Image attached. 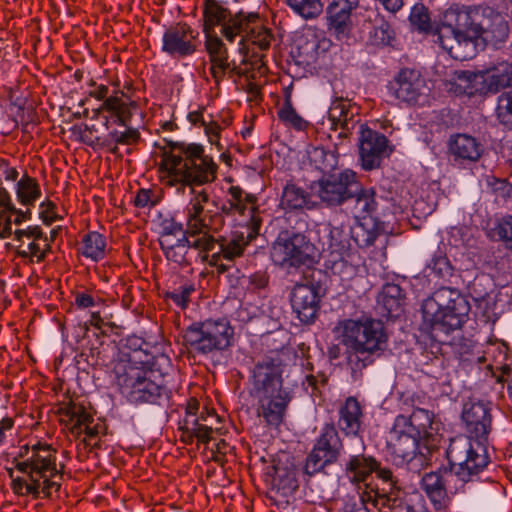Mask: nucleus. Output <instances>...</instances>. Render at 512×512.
<instances>
[{"label": "nucleus", "mask_w": 512, "mask_h": 512, "mask_svg": "<svg viewBox=\"0 0 512 512\" xmlns=\"http://www.w3.org/2000/svg\"><path fill=\"white\" fill-rule=\"evenodd\" d=\"M161 166L167 171L169 184H179L178 191L183 193L188 188L192 196L186 208L188 233L194 237L219 231L224 223L222 215L204 211L210 196L202 186L216 179L217 166L211 157L204 155L203 147L175 144L170 153H164Z\"/></svg>", "instance_id": "1"}, {"label": "nucleus", "mask_w": 512, "mask_h": 512, "mask_svg": "<svg viewBox=\"0 0 512 512\" xmlns=\"http://www.w3.org/2000/svg\"><path fill=\"white\" fill-rule=\"evenodd\" d=\"M449 467L424 474L421 486L436 511H446L449 493L465 492L466 485L479 479L489 457L485 446L463 435L451 439L446 450Z\"/></svg>", "instance_id": "2"}, {"label": "nucleus", "mask_w": 512, "mask_h": 512, "mask_svg": "<svg viewBox=\"0 0 512 512\" xmlns=\"http://www.w3.org/2000/svg\"><path fill=\"white\" fill-rule=\"evenodd\" d=\"M15 468L25 476L12 481L15 493L33 498H48L61 487L64 466L56 463V450L48 444L37 443L20 447Z\"/></svg>", "instance_id": "3"}, {"label": "nucleus", "mask_w": 512, "mask_h": 512, "mask_svg": "<svg viewBox=\"0 0 512 512\" xmlns=\"http://www.w3.org/2000/svg\"><path fill=\"white\" fill-rule=\"evenodd\" d=\"M336 330L340 333L342 343L349 348L347 360L354 376L371 365L375 356H379L387 345V334L379 320L348 319L339 322Z\"/></svg>", "instance_id": "4"}, {"label": "nucleus", "mask_w": 512, "mask_h": 512, "mask_svg": "<svg viewBox=\"0 0 512 512\" xmlns=\"http://www.w3.org/2000/svg\"><path fill=\"white\" fill-rule=\"evenodd\" d=\"M470 310L461 293L450 287H441L422 303L423 325L437 336L460 328Z\"/></svg>", "instance_id": "5"}, {"label": "nucleus", "mask_w": 512, "mask_h": 512, "mask_svg": "<svg viewBox=\"0 0 512 512\" xmlns=\"http://www.w3.org/2000/svg\"><path fill=\"white\" fill-rule=\"evenodd\" d=\"M463 10L448 9L437 28L438 41L448 54L459 61L473 58L477 53V40L468 23H462Z\"/></svg>", "instance_id": "6"}, {"label": "nucleus", "mask_w": 512, "mask_h": 512, "mask_svg": "<svg viewBox=\"0 0 512 512\" xmlns=\"http://www.w3.org/2000/svg\"><path fill=\"white\" fill-rule=\"evenodd\" d=\"M232 336L233 329L226 320H206L187 327L183 342L191 353L207 355L227 349Z\"/></svg>", "instance_id": "7"}, {"label": "nucleus", "mask_w": 512, "mask_h": 512, "mask_svg": "<svg viewBox=\"0 0 512 512\" xmlns=\"http://www.w3.org/2000/svg\"><path fill=\"white\" fill-rule=\"evenodd\" d=\"M116 383L123 396L131 403H155L166 395L162 384L151 379V371H145L130 364H119L115 367Z\"/></svg>", "instance_id": "8"}, {"label": "nucleus", "mask_w": 512, "mask_h": 512, "mask_svg": "<svg viewBox=\"0 0 512 512\" xmlns=\"http://www.w3.org/2000/svg\"><path fill=\"white\" fill-rule=\"evenodd\" d=\"M316 247L300 232L281 231L271 248L272 261L282 268H298L315 261Z\"/></svg>", "instance_id": "9"}, {"label": "nucleus", "mask_w": 512, "mask_h": 512, "mask_svg": "<svg viewBox=\"0 0 512 512\" xmlns=\"http://www.w3.org/2000/svg\"><path fill=\"white\" fill-rule=\"evenodd\" d=\"M378 501L380 507L389 512H429L424 497L417 491L408 492L401 487L398 477L392 470H380Z\"/></svg>", "instance_id": "10"}, {"label": "nucleus", "mask_w": 512, "mask_h": 512, "mask_svg": "<svg viewBox=\"0 0 512 512\" xmlns=\"http://www.w3.org/2000/svg\"><path fill=\"white\" fill-rule=\"evenodd\" d=\"M204 31L206 36L214 34V27L221 26L222 35L229 42H233L236 36H241L243 41V33L248 28L249 24H254L258 20L257 14L244 15L239 12L234 16L230 11L220 5L216 0H205L204 3Z\"/></svg>", "instance_id": "11"}, {"label": "nucleus", "mask_w": 512, "mask_h": 512, "mask_svg": "<svg viewBox=\"0 0 512 512\" xmlns=\"http://www.w3.org/2000/svg\"><path fill=\"white\" fill-rule=\"evenodd\" d=\"M463 11L465 16H462V23L469 24L471 35H474L477 41L482 39L486 43L497 45L508 37V22L502 14L492 8L473 7Z\"/></svg>", "instance_id": "12"}, {"label": "nucleus", "mask_w": 512, "mask_h": 512, "mask_svg": "<svg viewBox=\"0 0 512 512\" xmlns=\"http://www.w3.org/2000/svg\"><path fill=\"white\" fill-rule=\"evenodd\" d=\"M356 173L345 170L339 174L324 175L311 185V194L327 206H338L355 193Z\"/></svg>", "instance_id": "13"}, {"label": "nucleus", "mask_w": 512, "mask_h": 512, "mask_svg": "<svg viewBox=\"0 0 512 512\" xmlns=\"http://www.w3.org/2000/svg\"><path fill=\"white\" fill-rule=\"evenodd\" d=\"M343 448L334 424H326L305 463V473L312 476L337 461Z\"/></svg>", "instance_id": "14"}, {"label": "nucleus", "mask_w": 512, "mask_h": 512, "mask_svg": "<svg viewBox=\"0 0 512 512\" xmlns=\"http://www.w3.org/2000/svg\"><path fill=\"white\" fill-rule=\"evenodd\" d=\"M325 295V289L320 281L296 283L290 292V303L293 312L303 324L315 321L320 310V302Z\"/></svg>", "instance_id": "15"}, {"label": "nucleus", "mask_w": 512, "mask_h": 512, "mask_svg": "<svg viewBox=\"0 0 512 512\" xmlns=\"http://www.w3.org/2000/svg\"><path fill=\"white\" fill-rule=\"evenodd\" d=\"M414 433L405 429V420L396 418L387 440L388 451L398 466L408 464L418 457V439ZM423 459V455H419Z\"/></svg>", "instance_id": "16"}, {"label": "nucleus", "mask_w": 512, "mask_h": 512, "mask_svg": "<svg viewBox=\"0 0 512 512\" xmlns=\"http://www.w3.org/2000/svg\"><path fill=\"white\" fill-rule=\"evenodd\" d=\"M387 138L364 124H360L359 156L361 166L370 171L380 167L384 157L388 156Z\"/></svg>", "instance_id": "17"}, {"label": "nucleus", "mask_w": 512, "mask_h": 512, "mask_svg": "<svg viewBox=\"0 0 512 512\" xmlns=\"http://www.w3.org/2000/svg\"><path fill=\"white\" fill-rule=\"evenodd\" d=\"M216 242L212 235H196L188 233V237L178 238L174 241L164 239L160 241V247L166 259L178 265L188 264L187 253L189 248H195L201 252H209L215 249Z\"/></svg>", "instance_id": "18"}, {"label": "nucleus", "mask_w": 512, "mask_h": 512, "mask_svg": "<svg viewBox=\"0 0 512 512\" xmlns=\"http://www.w3.org/2000/svg\"><path fill=\"white\" fill-rule=\"evenodd\" d=\"M281 361L278 358L264 357L252 370L253 395L272 393L282 386Z\"/></svg>", "instance_id": "19"}, {"label": "nucleus", "mask_w": 512, "mask_h": 512, "mask_svg": "<svg viewBox=\"0 0 512 512\" xmlns=\"http://www.w3.org/2000/svg\"><path fill=\"white\" fill-rule=\"evenodd\" d=\"M328 119L331 122V129L338 132L337 138L340 140L348 138L352 131L360 126L358 107L344 98H336L331 103Z\"/></svg>", "instance_id": "20"}, {"label": "nucleus", "mask_w": 512, "mask_h": 512, "mask_svg": "<svg viewBox=\"0 0 512 512\" xmlns=\"http://www.w3.org/2000/svg\"><path fill=\"white\" fill-rule=\"evenodd\" d=\"M390 89L394 96L402 102L415 104L426 94L425 79L414 69H402Z\"/></svg>", "instance_id": "21"}, {"label": "nucleus", "mask_w": 512, "mask_h": 512, "mask_svg": "<svg viewBox=\"0 0 512 512\" xmlns=\"http://www.w3.org/2000/svg\"><path fill=\"white\" fill-rule=\"evenodd\" d=\"M197 33L187 24L168 28L163 35L162 50L171 55L184 57L196 51Z\"/></svg>", "instance_id": "22"}, {"label": "nucleus", "mask_w": 512, "mask_h": 512, "mask_svg": "<svg viewBox=\"0 0 512 512\" xmlns=\"http://www.w3.org/2000/svg\"><path fill=\"white\" fill-rule=\"evenodd\" d=\"M274 473L271 476L269 497L277 505H287L290 497L298 489L296 469L277 464L273 466Z\"/></svg>", "instance_id": "23"}, {"label": "nucleus", "mask_w": 512, "mask_h": 512, "mask_svg": "<svg viewBox=\"0 0 512 512\" xmlns=\"http://www.w3.org/2000/svg\"><path fill=\"white\" fill-rule=\"evenodd\" d=\"M462 419L473 442L480 443L486 439L491 429V415L489 409L481 402L468 403L464 406Z\"/></svg>", "instance_id": "24"}, {"label": "nucleus", "mask_w": 512, "mask_h": 512, "mask_svg": "<svg viewBox=\"0 0 512 512\" xmlns=\"http://www.w3.org/2000/svg\"><path fill=\"white\" fill-rule=\"evenodd\" d=\"M258 400V415L262 416L267 424L279 425L289 402L291 401L290 392L285 388L277 389L272 393H264L255 396Z\"/></svg>", "instance_id": "25"}, {"label": "nucleus", "mask_w": 512, "mask_h": 512, "mask_svg": "<svg viewBox=\"0 0 512 512\" xmlns=\"http://www.w3.org/2000/svg\"><path fill=\"white\" fill-rule=\"evenodd\" d=\"M205 46L211 62V75L215 82L219 83L225 73L231 69L227 48L216 34L206 36Z\"/></svg>", "instance_id": "26"}, {"label": "nucleus", "mask_w": 512, "mask_h": 512, "mask_svg": "<svg viewBox=\"0 0 512 512\" xmlns=\"http://www.w3.org/2000/svg\"><path fill=\"white\" fill-rule=\"evenodd\" d=\"M348 200H351V213L356 219H379V202L376 198V192L372 188H355V193Z\"/></svg>", "instance_id": "27"}, {"label": "nucleus", "mask_w": 512, "mask_h": 512, "mask_svg": "<svg viewBox=\"0 0 512 512\" xmlns=\"http://www.w3.org/2000/svg\"><path fill=\"white\" fill-rule=\"evenodd\" d=\"M449 152L455 160L476 162L481 158L484 146L473 136L457 134L449 140Z\"/></svg>", "instance_id": "28"}, {"label": "nucleus", "mask_w": 512, "mask_h": 512, "mask_svg": "<svg viewBox=\"0 0 512 512\" xmlns=\"http://www.w3.org/2000/svg\"><path fill=\"white\" fill-rule=\"evenodd\" d=\"M215 247H219V251L211 255L209 263L217 266L221 258L227 261H234L236 258L241 257L246 246L249 244L248 237H245L243 233L233 232L229 237H221L215 239Z\"/></svg>", "instance_id": "29"}, {"label": "nucleus", "mask_w": 512, "mask_h": 512, "mask_svg": "<svg viewBox=\"0 0 512 512\" xmlns=\"http://www.w3.org/2000/svg\"><path fill=\"white\" fill-rule=\"evenodd\" d=\"M363 412L360 403L349 397L339 409L338 427L346 435L357 436L362 428Z\"/></svg>", "instance_id": "30"}, {"label": "nucleus", "mask_w": 512, "mask_h": 512, "mask_svg": "<svg viewBox=\"0 0 512 512\" xmlns=\"http://www.w3.org/2000/svg\"><path fill=\"white\" fill-rule=\"evenodd\" d=\"M65 415L68 417L72 432L77 434L85 432L86 438L84 441L91 445L88 439L90 440L98 435V427L97 425L91 426L93 418L85 407L77 403H71L65 408Z\"/></svg>", "instance_id": "31"}, {"label": "nucleus", "mask_w": 512, "mask_h": 512, "mask_svg": "<svg viewBox=\"0 0 512 512\" xmlns=\"http://www.w3.org/2000/svg\"><path fill=\"white\" fill-rule=\"evenodd\" d=\"M482 82L490 92H497L499 89L512 86V65L501 62L488 69L481 70Z\"/></svg>", "instance_id": "32"}, {"label": "nucleus", "mask_w": 512, "mask_h": 512, "mask_svg": "<svg viewBox=\"0 0 512 512\" xmlns=\"http://www.w3.org/2000/svg\"><path fill=\"white\" fill-rule=\"evenodd\" d=\"M396 418L404 419L405 429L414 433L418 437H421L422 435L429 436L432 434L434 414L427 409L415 408L409 417L405 415H398Z\"/></svg>", "instance_id": "33"}, {"label": "nucleus", "mask_w": 512, "mask_h": 512, "mask_svg": "<svg viewBox=\"0 0 512 512\" xmlns=\"http://www.w3.org/2000/svg\"><path fill=\"white\" fill-rule=\"evenodd\" d=\"M346 470L353 474V480L360 482L363 481L372 472L376 473L379 479L380 470H391L387 467H382L374 458L365 457L364 455H355L350 458L346 464Z\"/></svg>", "instance_id": "34"}, {"label": "nucleus", "mask_w": 512, "mask_h": 512, "mask_svg": "<svg viewBox=\"0 0 512 512\" xmlns=\"http://www.w3.org/2000/svg\"><path fill=\"white\" fill-rule=\"evenodd\" d=\"M280 206L287 210L311 209L314 207V202L306 191L295 184L289 183L283 189Z\"/></svg>", "instance_id": "35"}, {"label": "nucleus", "mask_w": 512, "mask_h": 512, "mask_svg": "<svg viewBox=\"0 0 512 512\" xmlns=\"http://www.w3.org/2000/svg\"><path fill=\"white\" fill-rule=\"evenodd\" d=\"M379 219L369 218L363 220L353 231V238L360 248H368L384 233L378 224Z\"/></svg>", "instance_id": "36"}, {"label": "nucleus", "mask_w": 512, "mask_h": 512, "mask_svg": "<svg viewBox=\"0 0 512 512\" xmlns=\"http://www.w3.org/2000/svg\"><path fill=\"white\" fill-rule=\"evenodd\" d=\"M403 298L402 288L397 284L388 283L380 292L377 302L386 311L387 315L393 316L400 312Z\"/></svg>", "instance_id": "37"}, {"label": "nucleus", "mask_w": 512, "mask_h": 512, "mask_svg": "<svg viewBox=\"0 0 512 512\" xmlns=\"http://www.w3.org/2000/svg\"><path fill=\"white\" fill-rule=\"evenodd\" d=\"M197 407L198 403L196 401L189 404L184 420V428L189 440H191L192 437H196L199 441L207 443L210 440V434L213 429L206 424L200 423L199 419L195 418V410Z\"/></svg>", "instance_id": "38"}, {"label": "nucleus", "mask_w": 512, "mask_h": 512, "mask_svg": "<svg viewBox=\"0 0 512 512\" xmlns=\"http://www.w3.org/2000/svg\"><path fill=\"white\" fill-rule=\"evenodd\" d=\"M329 237V249L331 250V256H334L331 268L334 272H336L343 268L346 264L343 259V255L345 252H347L348 241L344 237L343 230L338 227H333L330 229Z\"/></svg>", "instance_id": "39"}, {"label": "nucleus", "mask_w": 512, "mask_h": 512, "mask_svg": "<svg viewBox=\"0 0 512 512\" xmlns=\"http://www.w3.org/2000/svg\"><path fill=\"white\" fill-rule=\"evenodd\" d=\"M310 163L324 174L333 171L338 165V155L323 147H313L308 151Z\"/></svg>", "instance_id": "40"}, {"label": "nucleus", "mask_w": 512, "mask_h": 512, "mask_svg": "<svg viewBox=\"0 0 512 512\" xmlns=\"http://www.w3.org/2000/svg\"><path fill=\"white\" fill-rule=\"evenodd\" d=\"M483 77L481 70L477 72L459 70L454 72L453 81L461 93L473 95L483 90L478 87V84H483Z\"/></svg>", "instance_id": "41"}, {"label": "nucleus", "mask_w": 512, "mask_h": 512, "mask_svg": "<svg viewBox=\"0 0 512 512\" xmlns=\"http://www.w3.org/2000/svg\"><path fill=\"white\" fill-rule=\"evenodd\" d=\"M327 14L329 29L333 30L338 37L347 35L351 28V13L329 5Z\"/></svg>", "instance_id": "42"}, {"label": "nucleus", "mask_w": 512, "mask_h": 512, "mask_svg": "<svg viewBox=\"0 0 512 512\" xmlns=\"http://www.w3.org/2000/svg\"><path fill=\"white\" fill-rule=\"evenodd\" d=\"M105 247V239L98 232H90L83 238L82 253L85 257L100 260L105 255Z\"/></svg>", "instance_id": "43"}, {"label": "nucleus", "mask_w": 512, "mask_h": 512, "mask_svg": "<svg viewBox=\"0 0 512 512\" xmlns=\"http://www.w3.org/2000/svg\"><path fill=\"white\" fill-rule=\"evenodd\" d=\"M278 118L286 125L298 131H303L307 128L308 122L300 116L293 108L290 96H287L282 107L278 110Z\"/></svg>", "instance_id": "44"}, {"label": "nucleus", "mask_w": 512, "mask_h": 512, "mask_svg": "<svg viewBox=\"0 0 512 512\" xmlns=\"http://www.w3.org/2000/svg\"><path fill=\"white\" fill-rule=\"evenodd\" d=\"M40 196L39 185L35 179L25 175L17 183V197L24 205H32Z\"/></svg>", "instance_id": "45"}, {"label": "nucleus", "mask_w": 512, "mask_h": 512, "mask_svg": "<svg viewBox=\"0 0 512 512\" xmlns=\"http://www.w3.org/2000/svg\"><path fill=\"white\" fill-rule=\"evenodd\" d=\"M132 107H135L134 103H127L119 97H108L102 105L103 109L113 112L122 125H126L130 119Z\"/></svg>", "instance_id": "46"}, {"label": "nucleus", "mask_w": 512, "mask_h": 512, "mask_svg": "<svg viewBox=\"0 0 512 512\" xmlns=\"http://www.w3.org/2000/svg\"><path fill=\"white\" fill-rule=\"evenodd\" d=\"M490 236L503 242L505 247L512 251V216L507 215L499 219L490 230Z\"/></svg>", "instance_id": "47"}, {"label": "nucleus", "mask_w": 512, "mask_h": 512, "mask_svg": "<svg viewBox=\"0 0 512 512\" xmlns=\"http://www.w3.org/2000/svg\"><path fill=\"white\" fill-rule=\"evenodd\" d=\"M140 138L138 130L129 128L125 131H112L108 137L102 141L103 146L110 147L112 144L132 145L136 143ZM117 146H114L111 150L114 153Z\"/></svg>", "instance_id": "48"}, {"label": "nucleus", "mask_w": 512, "mask_h": 512, "mask_svg": "<svg viewBox=\"0 0 512 512\" xmlns=\"http://www.w3.org/2000/svg\"><path fill=\"white\" fill-rule=\"evenodd\" d=\"M288 5L304 18H314L322 12L320 0H287Z\"/></svg>", "instance_id": "49"}, {"label": "nucleus", "mask_w": 512, "mask_h": 512, "mask_svg": "<svg viewBox=\"0 0 512 512\" xmlns=\"http://www.w3.org/2000/svg\"><path fill=\"white\" fill-rule=\"evenodd\" d=\"M496 112L499 121L512 128V91L500 95Z\"/></svg>", "instance_id": "50"}, {"label": "nucleus", "mask_w": 512, "mask_h": 512, "mask_svg": "<svg viewBox=\"0 0 512 512\" xmlns=\"http://www.w3.org/2000/svg\"><path fill=\"white\" fill-rule=\"evenodd\" d=\"M245 32L248 34V39L260 49L266 50L270 46L273 36L268 29L261 25L248 27Z\"/></svg>", "instance_id": "51"}, {"label": "nucleus", "mask_w": 512, "mask_h": 512, "mask_svg": "<svg viewBox=\"0 0 512 512\" xmlns=\"http://www.w3.org/2000/svg\"><path fill=\"white\" fill-rule=\"evenodd\" d=\"M409 20L419 31L427 32L430 29V16L423 4H417L412 8Z\"/></svg>", "instance_id": "52"}, {"label": "nucleus", "mask_w": 512, "mask_h": 512, "mask_svg": "<svg viewBox=\"0 0 512 512\" xmlns=\"http://www.w3.org/2000/svg\"><path fill=\"white\" fill-rule=\"evenodd\" d=\"M188 237V231L185 232L183 230L182 224L177 223L175 220H165L162 223V231L160 233L159 242L167 239L169 241H174L178 238Z\"/></svg>", "instance_id": "53"}, {"label": "nucleus", "mask_w": 512, "mask_h": 512, "mask_svg": "<svg viewBox=\"0 0 512 512\" xmlns=\"http://www.w3.org/2000/svg\"><path fill=\"white\" fill-rule=\"evenodd\" d=\"M194 291V287L192 285H183L179 289H176L172 292L167 293V297L173 300L178 306L184 308L186 307L190 294Z\"/></svg>", "instance_id": "54"}, {"label": "nucleus", "mask_w": 512, "mask_h": 512, "mask_svg": "<svg viewBox=\"0 0 512 512\" xmlns=\"http://www.w3.org/2000/svg\"><path fill=\"white\" fill-rule=\"evenodd\" d=\"M381 487V483L377 485L376 489H371L370 491H364L359 498V502L356 503H349L350 505L354 506H360L362 505L364 508H369L368 505L370 504L372 507L376 509H382L383 507H380V503L376 501L378 499L379 494V488Z\"/></svg>", "instance_id": "55"}, {"label": "nucleus", "mask_w": 512, "mask_h": 512, "mask_svg": "<svg viewBox=\"0 0 512 512\" xmlns=\"http://www.w3.org/2000/svg\"><path fill=\"white\" fill-rule=\"evenodd\" d=\"M80 136H81L82 142L89 146H94L97 144L102 145L103 139H101V137L96 135V130H95L94 126H92V127L85 126L83 131H81Z\"/></svg>", "instance_id": "56"}, {"label": "nucleus", "mask_w": 512, "mask_h": 512, "mask_svg": "<svg viewBox=\"0 0 512 512\" xmlns=\"http://www.w3.org/2000/svg\"><path fill=\"white\" fill-rule=\"evenodd\" d=\"M152 192L150 190L141 189L135 199L134 203L137 207L145 208L155 205V200L152 199Z\"/></svg>", "instance_id": "57"}, {"label": "nucleus", "mask_w": 512, "mask_h": 512, "mask_svg": "<svg viewBox=\"0 0 512 512\" xmlns=\"http://www.w3.org/2000/svg\"><path fill=\"white\" fill-rule=\"evenodd\" d=\"M326 383H327V377L324 374H319V375H308L306 377V381L304 382V385L307 384L306 389H308V387H311V389H312L311 393L313 394L315 391L320 390L321 386L326 385Z\"/></svg>", "instance_id": "58"}, {"label": "nucleus", "mask_w": 512, "mask_h": 512, "mask_svg": "<svg viewBox=\"0 0 512 512\" xmlns=\"http://www.w3.org/2000/svg\"><path fill=\"white\" fill-rule=\"evenodd\" d=\"M204 129L205 132L209 138L210 143L212 144H219L218 138H219V132H220V126L215 122H209L205 123Z\"/></svg>", "instance_id": "59"}, {"label": "nucleus", "mask_w": 512, "mask_h": 512, "mask_svg": "<svg viewBox=\"0 0 512 512\" xmlns=\"http://www.w3.org/2000/svg\"><path fill=\"white\" fill-rule=\"evenodd\" d=\"M359 0H333L331 6L351 13L358 6Z\"/></svg>", "instance_id": "60"}, {"label": "nucleus", "mask_w": 512, "mask_h": 512, "mask_svg": "<svg viewBox=\"0 0 512 512\" xmlns=\"http://www.w3.org/2000/svg\"><path fill=\"white\" fill-rule=\"evenodd\" d=\"M386 10L390 12H397L404 4L403 0H378Z\"/></svg>", "instance_id": "61"}, {"label": "nucleus", "mask_w": 512, "mask_h": 512, "mask_svg": "<svg viewBox=\"0 0 512 512\" xmlns=\"http://www.w3.org/2000/svg\"><path fill=\"white\" fill-rule=\"evenodd\" d=\"M244 209V205H240L239 203H233V201H228L227 203H224L220 210L224 214H232L235 211L242 212Z\"/></svg>", "instance_id": "62"}, {"label": "nucleus", "mask_w": 512, "mask_h": 512, "mask_svg": "<svg viewBox=\"0 0 512 512\" xmlns=\"http://www.w3.org/2000/svg\"><path fill=\"white\" fill-rule=\"evenodd\" d=\"M75 303L82 308H88L94 305V299L88 294H79L76 296Z\"/></svg>", "instance_id": "63"}, {"label": "nucleus", "mask_w": 512, "mask_h": 512, "mask_svg": "<svg viewBox=\"0 0 512 512\" xmlns=\"http://www.w3.org/2000/svg\"><path fill=\"white\" fill-rule=\"evenodd\" d=\"M250 282L256 287V288H263L267 284V278L262 273H255L250 277Z\"/></svg>", "instance_id": "64"}]
</instances>
